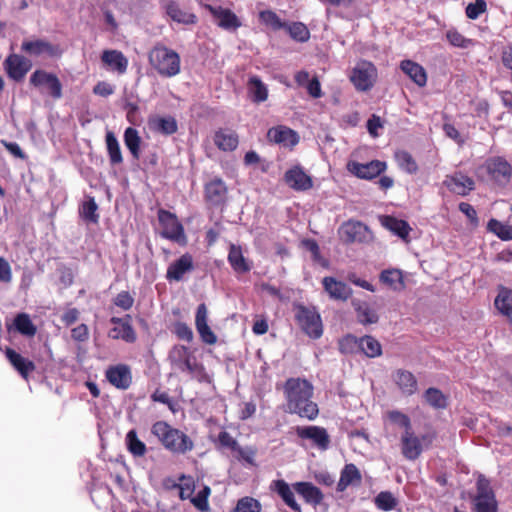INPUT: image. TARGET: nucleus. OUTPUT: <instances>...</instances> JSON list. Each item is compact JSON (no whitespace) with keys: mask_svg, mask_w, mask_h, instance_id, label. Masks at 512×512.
<instances>
[{"mask_svg":"<svg viewBox=\"0 0 512 512\" xmlns=\"http://www.w3.org/2000/svg\"><path fill=\"white\" fill-rule=\"evenodd\" d=\"M284 30H286L289 36L297 42L303 43L308 41L310 38L309 29L302 22H286V27H284Z\"/></svg>","mask_w":512,"mask_h":512,"instance_id":"48","label":"nucleus"},{"mask_svg":"<svg viewBox=\"0 0 512 512\" xmlns=\"http://www.w3.org/2000/svg\"><path fill=\"white\" fill-rule=\"evenodd\" d=\"M488 228L496 234L501 240H512V226L505 225L496 219H491L488 222Z\"/></svg>","mask_w":512,"mask_h":512,"instance_id":"57","label":"nucleus"},{"mask_svg":"<svg viewBox=\"0 0 512 512\" xmlns=\"http://www.w3.org/2000/svg\"><path fill=\"white\" fill-rule=\"evenodd\" d=\"M483 167L489 179L498 186L505 187L512 179V165L502 156H492L485 160Z\"/></svg>","mask_w":512,"mask_h":512,"instance_id":"9","label":"nucleus"},{"mask_svg":"<svg viewBox=\"0 0 512 512\" xmlns=\"http://www.w3.org/2000/svg\"><path fill=\"white\" fill-rule=\"evenodd\" d=\"M377 77L376 66L370 61L361 60L352 69L349 79L357 91L367 92L373 88Z\"/></svg>","mask_w":512,"mask_h":512,"instance_id":"7","label":"nucleus"},{"mask_svg":"<svg viewBox=\"0 0 512 512\" xmlns=\"http://www.w3.org/2000/svg\"><path fill=\"white\" fill-rule=\"evenodd\" d=\"M195 326L201 340L204 343L214 345L217 342L216 334L208 325V309L205 303H201L197 307L195 315Z\"/></svg>","mask_w":512,"mask_h":512,"instance_id":"24","label":"nucleus"},{"mask_svg":"<svg viewBox=\"0 0 512 512\" xmlns=\"http://www.w3.org/2000/svg\"><path fill=\"white\" fill-rule=\"evenodd\" d=\"M487 3L485 0H474V2L469 3L465 9V13L467 18L471 20H476L480 17L481 14L486 12Z\"/></svg>","mask_w":512,"mask_h":512,"instance_id":"60","label":"nucleus"},{"mask_svg":"<svg viewBox=\"0 0 512 512\" xmlns=\"http://www.w3.org/2000/svg\"><path fill=\"white\" fill-rule=\"evenodd\" d=\"M200 4L212 15L219 28L234 32L242 26L241 20L231 9L222 6H213L207 3Z\"/></svg>","mask_w":512,"mask_h":512,"instance_id":"12","label":"nucleus"},{"mask_svg":"<svg viewBox=\"0 0 512 512\" xmlns=\"http://www.w3.org/2000/svg\"><path fill=\"white\" fill-rule=\"evenodd\" d=\"M228 262L236 273L243 274L251 269L246 258L243 256L241 247L234 244L230 245Z\"/></svg>","mask_w":512,"mask_h":512,"instance_id":"38","label":"nucleus"},{"mask_svg":"<svg viewBox=\"0 0 512 512\" xmlns=\"http://www.w3.org/2000/svg\"><path fill=\"white\" fill-rule=\"evenodd\" d=\"M163 8L165 9L166 14L174 22L185 25H193L198 21V18L194 13L183 11L179 4L174 0H165L163 2Z\"/></svg>","mask_w":512,"mask_h":512,"instance_id":"30","label":"nucleus"},{"mask_svg":"<svg viewBox=\"0 0 512 512\" xmlns=\"http://www.w3.org/2000/svg\"><path fill=\"white\" fill-rule=\"evenodd\" d=\"M211 494V489L209 486H204L202 490H200L195 497H191V503L201 512H208L209 502L208 498Z\"/></svg>","mask_w":512,"mask_h":512,"instance_id":"59","label":"nucleus"},{"mask_svg":"<svg viewBox=\"0 0 512 512\" xmlns=\"http://www.w3.org/2000/svg\"><path fill=\"white\" fill-rule=\"evenodd\" d=\"M151 399L152 401L154 402H159V403H162V404H165L168 406V408L172 411V412H175V407H174V402L173 400L170 398V396L168 395L167 392H164V391H161L160 389H156L152 395H151Z\"/></svg>","mask_w":512,"mask_h":512,"instance_id":"64","label":"nucleus"},{"mask_svg":"<svg viewBox=\"0 0 512 512\" xmlns=\"http://www.w3.org/2000/svg\"><path fill=\"white\" fill-rule=\"evenodd\" d=\"M400 69L419 87L426 85L427 73L419 63L406 59L400 62Z\"/></svg>","mask_w":512,"mask_h":512,"instance_id":"35","label":"nucleus"},{"mask_svg":"<svg viewBox=\"0 0 512 512\" xmlns=\"http://www.w3.org/2000/svg\"><path fill=\"white\" fill-rule=\"evenodd\" d=\"M293 489L297 492L307 504L314 507L320 505L324 499L322 491L311 482L300 481L293 485Z\"/></svg>","mask_w":512,"mask_h":512,"instance_id":"27","label":"nucleus"},{"mask_svg":"<svg viewBox=\"0 0 512 512\" xmlns=\"http://www.w3.org/2000/svg\"><path fill=\"white\" fill-rule=\"evenodd\" d=\"M151 434L172 454L184 455L195 447L194 441L185 432L166 421H156L151 427Z\"/></svg>","mask_w":512,"mask_h":512,"instance_id":"2","label":"nucleus"},{"mask_svg":"<svg viewBox=\"0 0 512 512\" xmlns=\"http://www.w3.org/2000/svg\"><path fill=\"white\" fill-rule=\"evenodd\" d=\"M169 360L172 367L178 371H188L190 374L204 372L203 365L196 361L186 346L175 347L169 355Z\"/></svg>","mask_w":512,"mask_h":512,"instance_id":"11","label":"nucleus"},{"mask_svg":"<svg viewBox=\"0 0 512 512\" xmlns=\"http://www.w3.org/2000/svg\"><path fill=\"white\" fill-rule=\"evenodd\" d=\"M261 510V503L257 499L245 496L237 501L236 507L232 512H261Z\"/></svg>","mask_w":512,"mask_h":512,"instance_id":"55","label":"nucleus"},{"mask_svg":"<svg viewBox=\"0 0 512 512\" xmlns=\"http://www.w3.org/2000/svg\"><path fill=\"white\" fill-rule=\"evenodd\" d=\"M338 347L342 354L359 353L360 337L358 338L352 334H347L338 341Z\"/></svg>","mask_w":512,"mask_h":512,"instance_id":"51","label":"nucleus"},{"mask_svg":"<svg viewBox=\"0 0 512 512\" xmlns=\"http://www.w3.org/2000/svg\"><path fill=\"white\" fill-rule=\"evenodd\" d=\"M21 50L29 56L39 57L48 56L50 58L59 57L62 50L58 44H53L46 39L24 40L21 44Z\"/></svg>","mask_w":512,"mask_h":512,"instance_id":"14","label":"nucleus"},{"mask_svg":"<svg viewBox=\"0 0 512 512\" xmlns=\"http://www.w3.org/2000/svg\"><path fill=\"white\" fill-rule=\"evenodd\" d=\"M213 141L219 150L232 152L238 147L239 137L233 130L220 128L215 131Z\"/></svg>","mask_w":512,"mask_h":512,"instance_id":"32","label":"nucleus"},{"mask_svg":"<svg viewBox=\"0 0 512 512\" xmlns=\"http://www.w3.org/2000/svg\"><path fill=\"white\" fill-rule=\"evenodd\" d=\"M340 239L345 244L366 243L370 241L372 235L367 225L357 220H348L344 222L338 230Z\"/></svg>","mask_w":512,"mask_h":512,"instance_id":"10","label":"nucleus"},{"mask_svg":"<svg viewBox=\"0 0 512 512\" xmlns=\"http://www.w3.org/2000/svg\"><path fill=\"white\" fill-rule=\"evenodd\" d=\"M158 221L162 227L161 236L163 238L176 242L181 246L187 244L184 227L174 213L165 209H159Z\"/></svg>","mask_w":512,"mask_h":512,"instance_id":"8","label":"nucleus"},{"mask_svg":"<svg viewBox=\"0 0 512 512\" xmlns=\"http://www.w3.org/2000/svg\"><path fill=\"white\" fill-rule=\"evenodd\" d=\"M283 394L286 400V412L310 421L318 417L319 407L313 401L314 387L307 379L288 378L283 384Z\"/></svg>","mask_w":512,"mask_h":512,"instance_id":"1","label":"nucleus"},{"mask_svg":"<svg viewBox=\"0 0 512 512\" xmlns=\"http://www.w3.org/2000/svg\"><path fill=\"white\" fill-rule=\"evenodd\" d=\"M357 320L362 325L375 324L379 320L377 312L366 302L353 303Z\"/></svg>","mask_w":512,"mask_h":512,"instance_id":"41","label":"nucleus"},{"mask_svg":"<svg viewBox=\"0 0 512 512\" xmlns=\"http://www.w3.org/2000/svg\"><path fill=\"white\" fill-rule=\"evenodd\" d=\"M7 75L14 81H22L32 67L30 60L18 54H10L4 61Z\"/></svg>","mask_w":512,"mask_h":512,"instance_id":"19","label":"nucleus"},{"mask_svg":"<svg viewBox=\"0 0 512 512\" xmlns=\"http://www.w3.org/2000/svg\"><path fill=\"white\" fill-rule=\"evenodd\" d=\"M107 381L119 390H127L132 384L131 368L127 364L109 366L105 371Z\"/></svg>","mask_w":512,"mask_h":512,"instance_id":"17","label":"nucleus"},{"mask_svg":"<svg viewBox=\"0 0 512 512\" xmlns=\"http://www.w3.org/2000/svg\"><path fill=\"white\" fill-rule=\"evenodd\" d=\"M102 63L111 71L124 74L128 68V59L119 50H104L101 54Z\"/></svg>","mask_w":512,"mask_h":512,"instance_id":"29","label":"nucleus"},{"mask_svg":"<svg viewBox=\"0 0 512 512\" xmlns=\"http://www.w3.org/2000/svg\"><path fill=\"white\" fill-rule=\"evenodd\" d=\"M433 439V434L416 435L413 428L404 431L400 438V447L403 457L411 461L418 459L423 450L432 444Z\"/></svg>","mask_w":512,"mask_h":512,"instance_id":"5","label":"nucleus"},{"mask_svg":"<svg viewBox=\"0 0 512 512\" xmlns=\"http://www.w3.org/2000/svg\"><path fill=\"white\" fill-rule=\"evenodd\" d=\"M30 84L37 88H45L53 99L62 97V84L57 75L45 70L37 69L30 76Z\"/></svg>","mask_w":512,"mask_h":512,"instance_id":"13","label":"nucleus"},{"mask_svg":"<svg viewBox=\"0 0 512 512\" xmlns=\"http://www.w3.org/2000/svg\"><path fill=\"white\" fill-rule=\"evenodd\" d=\"M374 502L376 507L382 511H391L397 506V499L389 491L380 492Z\"/></svg>","mask_w":512,"mask_h":512,"instance_id":"56","label":"nucleus"},{"mask_svg":"<svg viewBox=\"0 0 512 512\" xmlns=\"http://www.w3.org/2000/svg\"><path fill=\"white\" fill-rule=\"evenodd\" d=\"M393 380L404 395L411 396L416 393L418 388L417 380L410 371L397 369L393 374Z\"/></svg>","mask_w":512,"mask_h":512,"instance_id":"34","label":"nucleus"},{"mask_svg":"<svg viewBox=\"0 0 512 512\" xmlns=\"http://www.w3.org/2000/svg\"><path fill=\"white\" fill-rule=\"evenodd\" d=\"M443 184L450 192L460 196H467L475 189L474 180L462 172H455L453 175H447Z\"/></svg>","mask_w":512,"mask_h":512,"instance_id":"20","label":"nucleus"},{"mask_svg":"<svg viewBox=\"0 0 512 512\" xmlns=\"http://www.w3.org/2000/svg\"><path fill=\"white\" fill-rule=\"evenodd\" d=\"M495 308L504 316L512 315V290L500 286L498 294L494 300Z\"/></svg>","mask_w":512,"mask_h":512,"instance_id":"40","label":"nucleus"},{"mask_svg":"<svg viewBox=\"0 0 512 512\" xmlns=\"http://www.w3.org/2000/svg\"><path fill=\"white\" fill-rule=\"evenodd\" d=\"M474 512H498V502L490 481L479 475L476 482V494L472 499Z\"/></svg>","mask_w":512,"mask_h":512,"instance_id":"6","label":"nucleus"},{"mask_svg":"<svg viewBox=\"0 0 512 512\" xmlns=\"http://www.w3.org/2000/svg\"><path fill=\"white\" fill-rule=\"evenodd\" d=\"M98 205L94 197H88L79 208L80 216L87 222L97 223L99 215L97 214Z\"/></svg>","mask_w":512,"mask_h":512,"instance_id":"50","label":"nucleus"},{"mask_svg":"<svg viewBox=\"0 0 512 512\" xmlns=\"http://www.w3.org/2000/svg\"><path fill=\"white\" fill-rule=\"evenodd\" d=\"M173 332L181 340H185L187 342H191L193 340V331L184 322H176L174 324Z\"/></svg>","mask_w":512,"mask_h":512,"instance_id":"62","label":"nucleus"},{"mask_svg":"<svg viewBox=\"0 0 512 512\" xmlns=\"http://www.w3.org/2000/svg\"><path fill=\"white\" fill-rule=\"evenodd\" d=\"M295 320L301 330L312 339H319L323 334L320 314L314 307L297 304L294 307Z\"/></svg>","mask_w":512,"mask_h":512,"instance_id":"4","label":"nucleus"},{"mask_svg":"<svg viewBox=\"0 0 512 512\" xmlns=\"http://www.w3.org/2000/svg\"><path fill=\"white\" fill-rule=\"evenodd\" d=\"M124 143L135 160L140 159V146L142 139L138 131L133 127H128L124 131Z\"/></svg>","mask_w":512,"mask_h":512,"instance_id":"44","label":"nucleus"},{"mask_svg":"<svg viewBox=\"0 0 512 512\" xmlns=\"http://www.w3.org/2000/svg\"><path fill=\"white\" fill-rule=\"evenodd\" d=\"M193 269V257L191 254L185 253L168 266L166 271V279L170 282H179L183 280L186 273L193 271Z\"/></svg>","mask_w":512,"mask_h":512,"instance_id":"25","label":"nucleus"},{"mask_svg":"<svg viewBox=\"0 0 512 512\" xmlns=\"http://www.w3.org/2000/svg\"><path fill=\"white\" fill-rule=\"evenodd\" d=\"M359 353H363L369 358H375L382 355L381 343L370 335L360 337Z\"/></svg>","mask_w":512,"mask_h":512,"instance_id":"43","label":"nucleus"},{"mask_svg":"<svg viewBox=\"0 0 512 512\" xmlns=\"http://www.w3.org/2000/svg\"><path fill=\"white\" fill-rule=\"evenodd\" d=\"M132 317L127 314L124 317H112L110 322L115 326L109 331L112 339H121L127 343H134L137 339L136 332L131 324Z\"/></svg>","mask_w":512,"mask_h":512,"instance_id":"18","label":"nucleus"},{"mask_svg":"<svg viewBox=\"0 0 512 512\" xmlns=\"http://www.w3.org/2000/svg\"><path fill=\"white\" fill-rule=\"evenodd\" d=\"M5 355L12 367L25 380H28L29 375L36 369L33 361L23 357L20 353L16 352L12 348L7 347Z\"/></svg>","mask_w":512,"mask_h":512,"instance_id":"28","label":"nucleus"},{"mask_svg":"<svg viewBox=\"0 0 512 512\" xmlns=\"http://www.w3.org/2000/svg\"><path fill=\"white\" fill-rule=\"evenodd\" d=\"M267 139L271 143L279 144L284 147H294L299 142L297 132L285 125L270 128L267 132Z\"/></svg>","mask_w":512,"mask_h":512,"instance_id":"23","label":"nucleus"},{"mask_svg":"<svg viewBox=\"0 0 512 512\" xmlns=\"http://www.w3.org/2000/svg\"><path fill=\"white\" fill-rule=\"evenodd\" d=\"M398 167L408 174H416L419 170L418 164L412 154L406 150H397L394 154Z\"/></svg>","mask_w":512,"mask_h":512,"instance_id":"42","label":"nucleus"},{"mask_svg":"<svg viewBox=\"0 0 512 512\" xmlns=\"http://www.w3.org/2000/svg\"><path fill=\"white\" fill-rule=\"evenodd\" d=\"M228 188L225 182L215 177L204 185V198L207 203L214 207L222 205L227 197Z\"/></svg>","mask_w":512,"mask_h":512,"instance_id":"21","label":"nucleus"},{"mask_svg":"<svg viewBox=\"0 0 512 512\" xmlns=\"http://www.w3.org/2000/svg\"><path fill=\"white\" fill-rule=\"evenodd\" d=\"M423 396L425 401L435 409H444L448 405L447 397L438 388H428Z\"/></svg>","mask_w":512,"mask_h":512,"instance_id":"49","label":"nucleus"},{"mask_svg":"<svg viewBox=\"0 0 512 512\" xmlns=\"http://www.w3.org/2000/svg\"><path fill=\"white\" fill-rule=\"evenodd\" d=\"M148 126L153 132L166 136L172 135L178 130L177 121L172 116H150L148 119Z\"/></svg>","mask_w":512,"mask_h":512,"instance_id":"33","label":"nucleus"},{"mask_svg":"<svg viewBox=\"0 0 512 512\" xmlns=\"http://www.w3.org/2000/svg\"><path fill=\"white\" fill-rule=\"evenodd\" d=\"M325 292L333 300L346 301L352 295V289L343 281L327 276L322 280Z\"/></svg>","mask_w":512,"mask_h":512,"instance_id":"26","label":"nucleus"},{"mask_svg":"<svg viewBox=\"0 0 512 512\" xmlns=\"http://www.w3.org/2000/svg\"><path fill=\"white\" fill-rule=\"evenodd\" d=\"M259 18L262 23L269 26L274 31L284 29L286 22L282 21L280 17L272 10H264L259 13Z\"/></svg>","mask_w":512,"mask_h":512,"instance_id":"52","label":"nucleus"},{"mask_svg":"<svg viewBox=\"0 0 512 512\" xmlns=\"http://www.w3.org/2000/svg\"><path fill=\"white\" fill-rule=\"evenodd\" d=\"M106 147L110 163L112 165H118L123 162L122 152L120 149L119 142L113 132L108 131L106 133Z\"/></svg>","mask_w":512,"mask_h":512,"instance_id":"46","label":"nucleus"},{"mask_svg":"<svg viewBox=\"0 0 512 512\" xmlns=\"http://www.w3.org/2000/svg\"><path fill=\"white\" fill-rule=\"evenodd\" d=\"M150 65L162 77H173L180 72V56L179 54L166 47L161 43H157L148 53Z\"/></svg>","mask_w":512,"mask_h":512,"instance_id":"3","label":"nucleus"},{"mask_svg":"<svg viewBox=\"0 0 512 512\" xmlns=\"http://www.w3.org/2000/svg\"><path fill=\"white\" fill-rule=\"evenodd\" d=\"M247 89L250 99L254 103H262L268 98L267 86L258 76H251L247 82Z\"/></svg>","mask_w":512,"mask_h":512,"instance_id":"39","label":"nucleus"},{"mask_svg":"<svg viewBox=\"0 0 512 512\" xmlns=\"http://www.w3.org/2000/svg\"><path fill=\"white\" fill-rule=\"evenodd\" d=\"M13 327L18 333L27 337H33L37 333V328L27 313L17 314L13 321Z\"/></svg>","mask_w":512,"mask_h":512,"instance_id":"45","label":"nucleus"},{"mask_svg":"<svg viewBox=\"0 0 512 512\" xmlns=\"http://www.w3.org/2000/svg\"><path fill=\"white\" fill-rule=\"evenodd\" d=\"M380 280L393 287V289H399L403 287V276L400 270L397 269H389L382 271L380 275Z\"/></svg>","mask_w":512,"mask_h":512,"instance_id":"54","label":"nucleus"},{"mask_svg":"<svg viewBox=\"0 0 512 512\" xmlns=\"http://www.w3.org/2000/svg\"><path fill=\"white\" fill-rule=\"evenodd\" d=\"M362 475L353 463L346 464L340 473V479L337 483V491L344 492L350 485H360Z\"/></svg>","mask_w":512,"mask_h":512,"instance_id":"36","label":"nucleus"},{"mask_svg":"<svg viewBox=\"0 0 512 512\" xmlns=\"http://www.w3.org/2000/svg\"><path fill=\"white\" fill-rule=\"evenodd\" d=\"M382 225L400 237L402 240L406 242L409 241V233L411 231V227L407 221L398 219L393 216H384L382 219Z\"/></svg>","mask_w":512,"mask_h":512,"instance_id":"37","label":"nucleus"},{"mask_svg":"<svg viewBox=\"0 0 512 512\" xmlns=\"http://www.w3.org/2000/svg\"><path fill=\"white\" fill-rule=\"evenodd\" d=\"M125 442L127 450L134 457H142L146 454L147 447L145 443L138 438L136 430L132 429L126 434Z\"/></svg>","mask_w":512,"mask_h":512,"instance_id":"47","label":"nucleus"},{"mask_svg":"<svg viewBox=\"0 0 512 512\" xmlns=\"http://www.w3.org/2000/svg\"><path fill=\"white\" fill-rule=\"evenodd\" d=\"M217 442L220 448H226L231 451L238 448L237 440L227 431H221L218 434Z\"/></svg>","mask_w":512,"mask_h":512,"instance_id":"63","label":"nucleus"},{"mask_svg":"<svg viewBox=\"0 0 512 512\" xmlns=\"http://www.w3.org/2000/svg\"><path fill=\"white\" fill-rule=\"evenodd\" d=\"M387 417L393 424L402 428L404 431H408L413 428L410 417L399 410L388 411Z\"/></svg>","mask_w":512,"mask_h":512,"instance_id":"58","label":"nucleus"},{"mask_svg":"<svg viewBox=\"0 0 512 512\" xmlns=\"http://www.w3.org/2000/svg\"><path fill=\"white\" fill-rule=\"evenodd\" d=\"M285 183L295 191H307L313 187L311 176L299 165L288 169L284 174Z\"/></svg>","mask_w":512,"mask_h":512,"instance_id":"22","label":"nucleus"},{"mask_svg":"<svg viewBox=\"0 0 512 512\" xmlns=\"http://www.w3.org/2000/svg\"><path fill=\"white\" fill-rule=\"evenodd\" d=\"M115 306L121 308L124 311L131 309L134 305V298L129 291H121L113 299Z\"/></svg>","mask_w":512,"mask_h":512,"instance_id":"61","label":"nucleus"},{"mask_svg":"<svg viewBox=\"0 0 512 512\" xmlns=\"http://www.w3.org/2000/svg\"><path fill=\"white\" fill-rule=\"evenodd\" d=\"M347 170L360 179L371 180L386 170V163L380 160H372L368 163L349 161Z\"/></svg>","mask_w":512,"mask_h":512,"instance_id":"16","label":"nucleus"},{"mask_svg":"<svg viewBox=\"0 0 512 512\" xmlns=\"http://www.w3.org/2000/svg\"><path fill=\"white\" fill-rule=\"evenodd\" d=\"M295 433L298 438L310 440L321 451H326L330 446V436L327 430L321 426H297Z\"/></svg>","mask_w":512,"mask_h":512,"instance_id":"15","label":"nucleus"},{"mask_svg":"<svg viewBox=\"0 0 512 512\" xmlns=\"http://www.w3.org/2000/svg\"><path fill=\"white\" fill-rule=\"evenodd\" d=\"M446 39L450 45L462 49L468 48L474 44L472 39L466 38L455 28L447 30Z\"/></svg>","mask_w":512,"mask_h":512,"instance_id":"53","label":"nucleus"},{"mask_svg":"<svg viewBox=\"0 0 512 512\" xmlns=\"http://www.w3.org/2000/svg\"><path fill=\"white\" fill-rule=\"evenodd\" d=\"M270 489L272 492H275L293 511L301 512V506L297 503L292 488L285 480L277 479L272 481Z\"/></svg>","mask_w":512,"mask_h":512,"instance_id":"31","label":"nucleus"}]
</instances>
